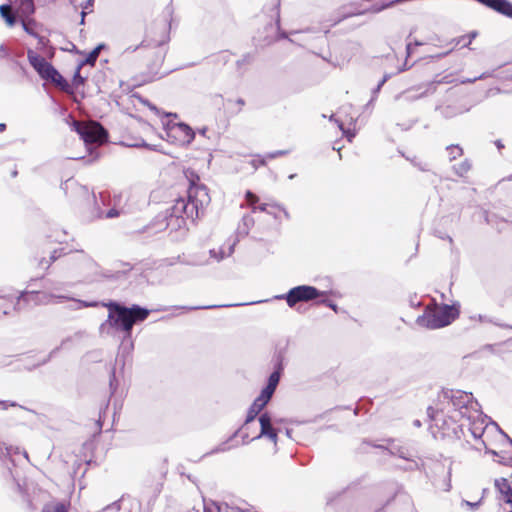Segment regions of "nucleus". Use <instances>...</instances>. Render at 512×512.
Here are the masks:
<instances>
[{"label":"nucleus","mask_w":512,"mask_h":512,"mask_svg":"<svg viewBox=\"0 0 512 512\" xmlns=\"http://www.w3.org/2000/svg\"><path fill=\"white\" fill-rule=\"evenodd\" d=\"M258 421L260 424V432H262V430H265L266 432H271L273 430H276L273 427V419H272V416L270 413L264 412V413L260 414L258 417Z\"/></svg>","instance_id":"4be33fe9"},{"label":"nucleus","mask_w":512,"mask_h":512,"mask_svg":"<svg viewBox=\"0 0 512 512\" xmlns=\"http://www.w3.org/2000/svg\"><path fill=\"white\" fill-rule=\"evenodd\" d=\"M94 5V0H86L84 4H81L83 10H87L88 12H92V7Z\"/></svg>","instance_id":"864d4df0"},{"label":"nucleus","mask_w":512,"mask_h":512,"mask_svg":"<svg viewBox=\"0 0 512 512\" xmlns=\"http://www.w3.org/2000/svg\"><path fill=\"white\" fill-rule=\"evenodd\" d=\"M14 51L10 49L7 45L1 44L0 45V59H7L12 56V53Z\"/></svg>","instance_id":"79ce46f5"},{"label":"nucleus","mask_w":512,"mask_h":512,"mask_svg":"<svg viewBox=\"0 0 512 512\" xmlns=\"http://www.w3.org/2000/svg\"><path fill=\"white\" fill-rule=\"evenodd\" d=\"M269 300H260V301H253L250 303H241V304H231V306H242V305H248V304H258L262 302H268ZM218 307H230V305H207V306H194V307H186L183 306V309L187 310H197V309H214Z\"/></svg>","instance_id":"393cba45"},{"label":"nucleus","mask_w":512,"mask_h":512,"mask_svg":"<svg viewBox=\"0 0 512 512\" xmlns=\"http://www.w3.org/2000/svg\"><path fill=\"white\" fill-rule=\"evenodd\" d=\"M270 398L260 393L258 397L253 401L250 405L246 419L243 423V427H249L256 417L260 414V412L265 408V406L270 402Z\"/></svg>","instance_id":"f8f14e48"},{"label":"nucleus","mask_w":512,"mask_h":512,"mask_svg":"<svg viewBox=\"0 0 512 512\" xmlns=\"http://www.w3.org/2000/svg\"><path fill=\"white\" fill-rule=\"evenodd\" d=\"M330 121H335L339 127V129L343 132V134L347 137L349 141L352 140V138L355 136L354 133H350L349 131L344 130V125L341 121H338L337 119H334V115H331Z\"/></svg>","instance_id":"37998d69"},{"label":"nucleus","mask_w":512,"mask_h":512,"mask_svg":"<svg viewBox=\"0 0 512 512\" xmlns=\"http://www.w3.org/2000/svg\"><path fill=\"white\" fill-rule=\"evenodd\" d=\"M44 294L45 293H40L38 291H23L18 296L17 303L15 304L14 308L16 309L21 301L26 303L33 302L35 305L48 304L49 300L43 296Z\"/></svg>","instance_id":"4468645a"},{"label":"nucleus","mask_w":512,"mask_h":512,"mask_svg":"<svg viewBox=\"0 0 512 512\" xmlns=\"http://www.w3.org/2000/svg\"><path fill=\"white\" fill-rule=\"evenodd\" d=\"M190 186L187 198L180 197L174 200L171 207L159 213L154 222L146 227V231L160 232L164 229L179 231L186 227L187 220L194 223L204 213L210 204L211 198L206 185L199 183V176L191 173Z\"/></svg>","instance_id":"f257e3e1"},{"label":"nucleus","mask_w":512,"mask_h":512,"mask_svg":"<svg viewBox=\"0 0 512 512\" xmlns=\"http://www.w3.org/2000/svg\"><path fill=\"white\" fill-rule=\"evenodd\" d=\"M268 208H277V209L283 211V213H284V215H285V217L287 219L290 217L288 211L285 208H283L280 205H278V204L264 203V204H261V205H259L257 207H254L253 208V212H256V211L267 212Z\"/></svg>","instance_id":"a878e982"},{"label":"nucleus","mask_w":512,"mask_h":512,"mask_svg":"<svg viewBox=\"0 0 512 512\" xmlns=\"http://www.w3.org/2000/svg\"><path fill=\"white\" fill-rule=\"evenodd\" d=\"M446 150L449 152L450 161L455 160L463 154V149L458 144L448 145Z\"/></svg>","instance_id":"c85d7f7f"},{"label":"nucleus","mask_w":512,"mask_h":512,"mask_svg":"<svg viewBox=\"0 0 512 512\" xmlns=\"http://www.w3.org/2000/svg\"><path fill=\"white\" fill-rule=\"evenodd\" d=\"M262 437H267L268 439H270L274 444L277 443V440H278V430H273L271 432H266L265 430H262V432H259L258 435L254 436L252 438V440H257V439H260Z\"/></svg>","instance_id":"2f4dec72"},{"label":"nucleus","mask_w":512,"mask_h":512,"mask_svg":"<svg viewBox=\"0 0 512 512\" xmlns=\"http://www.w3.org/2000/svg\"><path fill=\"white\" fill-rule=\"evenodd\" d=\"M264 30L267 34L262 39L263 45H270L279 39H288L290 42H293L292 39L288 38V33L281 30L279 14L277 15L276 23L269 22Z\"/></svg>","instance_id":"9b49d317"},{"label":"nucleus","mask_w":512,"mask_h":512,"mask_svg":"<svg viewBox=\"0 0 512 512\" xmlns=\"http://www.w3.org/2000/svg\"><path fill=\"white\" fill-rule=\"evenodd\" d=\"M105 44L104 43H100L98 44L93 50H91L87 55L86 57L81 60L79 62V66L80 67H83L84 65H91V66H94L98 57H99V54H100V51L102 49L105 48Z\"/></svg>","instance_id":"6ab92c4d"},{"label":"nucleus","mask_w":512,"mask_h":512,"mask_svg":"<svg viewBox=\"0 0 512 512\" xmlns=\"http://www.w3.org/2000/svg\"><path fill=\"white\" fill-rule=\"evenodd\" d=\"M387 442L390 444L389 446H385L382 444H376V443H372L368 440H364L362 442V445H370L374 448L381 449L383 451H387L392 456H397L404 460H410V457H412V454L407 447L397 444L394 439H387Z\"/></svg>","instance_id":"9d476101"},{"label":"nucleus","mask_w":512,"mask_h":512,"mask_svg":"<svg viewBox=\"0 0 512 512\" xmlns=\"http://www.w3.org/2000/svg\"><path fill=\"white\" fill-rule=\"evenodd\" d=\"M459 316V304H444L438 311L417 317L416 323L427 329H439L450 325Z\"/></svg>","instance_id":"39448f33"},{"label":"nucleus","mask_w":512,"mask_h":512,"mask_svg":"<svg viewBox=\"0 0 512 512\" xmlns=\"http://www.w3.org/2000/svg\"><path fill=\"white\" fill-rule=\"evenodd\" d=\"M228 442L225 441L223 443H221L220 445H218L217 447H215L214 449H212L211 451L205 453L203 455L204 456H207V455H212V454H216V453H221V452H226L230 449V447L227 446Z\"/></svg>","instance_id":"ea45409f"},{"label":"nucleus","mask_w":512,"mask_h":512,"mask_svg":"<svg viewBox=\"0 0 512 512\" xmlns=\"http://www.w3.org/2000/svg\"><path fill=\"white\" fill-rule=\"evenodd\" d=\"M22 26H23L24 31L27 32L29 35L37 37L39 39V43L44 45L45 41H47L44 37H39L28 24L23 22Z\"/></svg>","instance_id":"c03bdc74"},{"label":"nucleus","mask_w":512,"mask_h":512,"mask_svg":"<svg viewBox=\"0 0 512 512\" xmlns=\"http://www.w3.org/2000/svg\"><path fill=\"white\" fill-rule=\"evenodd\" d=\"M63 251V249H61ZM62 255V252L58 253L57 250H54L51 255L49 262L47 263V267H49L53 262H55L60 256Z\"/></svg>","instance_id":"8fccbe9b"},{"label":"nucleus","mask_w":512,"mask_h":512,"mask_svg":"<svg viewBox=\"0 0 512 512\" xmlns=\"http://www.w3.org/2000/svg\"><path fill=\"white\" fill-rule=\"evenodd\" d=\"M246 198H247L249 201H255V200H257L256 195H254L251 191H247V192H246Z\"/></svg>","instance_id":"0e129e2a"},{"label":"nucleus","mask_w":512,"mask_h":512,"mask_svg":"<svg viewBox=\"0 0 512 512\" xmlns=\"http://www.w3.org/2000/svg\"><path fill=\"white\" fill-rule=\"evenodd\" d=\"M241 438H242V444L245 445V444H248L249 442L253 441L252 438L250 439L249 438V432L248 430H243L241 433Z\"/></svg>","instance_id":"603ef678"},{"label":"nucleus","mask_w":512,"mask_h":512,"mask_svg":"<svg viewBox=\"0 0 512 512\" xmlns=\"http://www.w3.org/2000/svg\"><path fill=\"white\" fill-rule=\"evenodd\" d=\"M82 67L79 66V64L76 67V70L74 72L73 78H72V86L79 87L81 85H84L86 81V77L81 76L80 70Z\"/></svg>","instance_id":"473e14b6"},{"label":"nucleus","mask_w":512,"mask_h":512,"mask_svg":"<svg viewBox=\"0 0 512 512\" xmlns=\"http://www.w3.org/2000/svg\"><path fill=\"white\" fill-rule=\"evenodd\" d=\"M499 462L512 467V458L505 459L502 457Z\"/></svg>","instance_id":"69168bd1"},{"label":"nucleus","mask_w":512,"mask_h":512,"mask_svg":"<svg viewBox=\"0 0 512 512\" xmlns=\"http://www.w3.org/2000/svg\"><path fill=\"white\" fill-rule=\"evenodd\" d=\"M74 303L76 304V308H82V307H85V308H88V307H98V306H102V303L103 302H99V301H84V300H73Z\"/></svg>","instance_id":"e433bc0d"},{"label":"nucleus","mask_w":512,"mask_h":512,"mask_svg":"<svg viewBox=\"0 0 512 512\" xmlns=\"http://www.w3.org/2000/svg\"><path fill=\"white\" fill-rule=\"evenodd\" d=\"M0 16L5 21L8 27H13L17 23L16 15L11 11L10 4L0 5Z\"/></svg>","instance_id":"a211bd4d"},{"label":"nucleus","mask_w":512,"mask_h":512,"mask_svg":"<svg viewBox=\"0 0 512 512\" xmlns=\"http://www.w3.org/2000/svg\"><path fill=\"white\" fill-rule=\"evenodd\" d=\"M325 294L326 291H321L314 286L304 284L292 287L287 293L276 295L273 299L285 300L287 305L293 308L297 303L316 300Z\"/></svg>","instance_id":"6e6552de"},{"label":"nucleus","mask_w":512,"mask_h":512,"mask_svg":"<svg viewBox=\"0 0 512 512\" xmlns=\"http://www.w3.org/2000/svg\"><path fill=\"white\" fill-rule=\"evenodd\" d=\"M412 52H413L412 42H409V43L406 44V54H407V57H410Z\"/></svg>","instance_id":"e2e57ef3"},{"label":"nucleus","mask_w":512,"mask_h":512,"mask_svg":"<svg viewBox=\"0 0 512 512\" xmlns=\"http://www.w3.org/2000/svg\"><path fill=\"white\" fill-rule=\"evenodd\" d=\"M18 69L20 70V72H21V74H22V75H25V74H26V72H27V69H26V67H25V65H24L23 63H22V64H19Z\"/></svg>","instance_id":"774afa93"},{"label":"nucleus","mask_w":512,"mask_h":512,"mask_svg":"<svg viewBox=\"0 0 512 512\" xmlns=\"http://www.w3.org/2000/svg\"><path fill=\"white\" fill-rule=\"evenodd\" d=\"M408 161L411 162V164L418 168L420 171L427 172L430 171V164L426 161L419 160L417 157H406Z\"/></svg>","instance_id":"bb28decb"},{"label":"nucleus","mask_w":512,"mask_h":512,"mask_svg":"<svg viewBox=\"0 0 512 512\" xmlns=\"http://www.w3.org/2000/svg\"><path fill=\"white\" fill-rule=\"evenodd\" d=\"M238 242V239H235L231 244H229L227 251H225L223 248L216 249H210L209 255L211 258L215 259L216 261L220 262L226 257L231 256L234 253L235 246Z\"/></svg>","instance_id":"f3484780"},{"label":"nucleus","mask_w":512,"mask_h":512,"mask_svg":"<svg viewBox=\"0 0 512 512\" xmlns=\"http://www.w3.org/2000/svg\"><path fill=\"white\" fill-rule=\"evenodd\" d=\"M119 216V211L115 208L109 209L106 213V218L111 219Z\"/></svg>","instance_id":"6e6d98bb"},{"label":"nucleus","mask_w":512,"mask_h":512,"mask_svg":"<svg viewBox=\"0 0 512 512\" xmlns=\"http://www.w3.org/2000/svg\"><path fill=\"white\" fill-rule=\"evenodd\" d=\"M249 427H243V425L241 427H239L226 441L229 443V442H232L238 435H240V433L243 431V430H248Z\"/></svg>","instance_id":"3c124183"},{"label":"nucleus","mask_w":512,"mask_h":512,"mask_svg":"<svg viewBox=\"0 0 512 512\" xmlns=\"http://www.w3.org/2000/svg\"><path fill=\"white\" fill-rule=\"evenodd\" d=\"M255 223L254 218L251 215H244L238 224L237 230H236V239L244 238L248 235L251 227H253Z\"/></svg>","instance_id":"dca6fc26"},{"label":"nucleus","mask_w":512,"mask_h":512,"mask_svg":"<svg viewBox=\"0 0 512 512\" xmlns=\"http://www.w3.org/2000/svg\"><path fill=\"white\" fill-rule=\"evenodd\" d=\"M69 341H71V337H67L65 339H63L61 341V344L57 347H55L53 350L50 351V353L48 354V356L43 359L38 365H44L46 363H48L51 358L61 349L63 348Z\"/></svg>","instance_id":"c756f323"},{"label":"nucleus","mask_w":512,"mask_h":512,"mask_svg":"<svg viewBox=\"0 0 512 512\" xmlns=\"http://www.w3.org/2000/svg\"><path fill=\"white\" fill-rule=\"evenodd\" d=\"M45 298L49 300V303H63L66 300H69L70 298L66 295H58V294H44Z\"/></svg>","instance_id":"4c0bfd02"},{"label":"nucleus","mask_w":512,"mask_h":512,"mask_svg":"<svg viewBox=\"0 0 512 512\" xmlns=\"http://www.w3.org/2000/svg\"><path fill=\"white\" fill-rule=\"evenodd\" d=\"M427 413H428V416L431 418V419H435L436 417V413H438L437 410H435L433 407H428L427 409Z\"/></svg>","instance_id":"bf43d9fd"},{"label":"nucleus","mask_w":512,"mask_h":512,"mask_svg":"<svg viewBox=\"0 0 512 512\" xmlns=\"http://www.w3.org/2000/svg\"><path fill=\"white\" fill-rule=\"evenodd\" d=\"M400 1L401 0H395V1H391L388 3H382V4L375 3L370 7L369 10L373 13H379V12L383 11L384 9H387V8L391 7L392 5H394L395 3H398Z\"/></svg>","instance_id":"f704fd0d"},{"label":"nucleus","mask_w":512,"mask_h":512,"mask_svg":"<svg viewBox=\"0 0 512 512\" xmlns=\"http://www.w3.org/2000/svg\"><path fill=\"white\" fill-rule=\"evenodd\" d=\"M359 484H360V479L352 481L351 483H349L346 487H344L341 491H339L335 495H333V496L329 495L327 497V502L328 503L332 502L337 496H340L349 490L355 489Z\"/></svg>","instance_id":"7c9ffc66"},{"label":"nucleus","mask_w":512,"mask_h":512,"mask_svg":"<svg viewBox=\"0 0 512 512\" xmlns=\"http://www.w3.org/2000/svg\"><path fill=\"white\" fill-rule=\"evenodd\" d=\"M23 56V53L22 52H13L12 53V56L10 58H8V60H10L17 68L19 67V64H22L18 58L22 57Z\"/></svg>","instance_id":"de8ad7c7"},{"label":"nucleus","mask_w":512,"mask_h":512,"mask_svg":"<svg viewBox=\"0 0 512 512\" xmlns=\"http://www.w3.org/2000/svg\"><path fill=\"white\" fill-rule=\"evenodd\" d=\"M326 295H327V293L323 296H320L318 299H316V303L325 305L337 313L338 312L337 304L335 302H333L332 300L328 299L326 297Z\"/></svg>","instance_id":"72a5a7b5"},{"label":"nucleus","mask_w":512,"mask_h":512,"mask_svg":"<svg viewBox=\"0 0 512 512\" xmlns=\"http://www.w3.org/2000/svg\"><path fill=\"white\" fill-rule=\"evenodd\" d=\"M391 78V74H384L383 78L379 81L378 86L382 88V86Z\"/></svg>","instance_id":"13d9d810"},{"label":"nucleus","mask_w":512,"mask_h":512,"mask_svg":"<svg viewBox=\"0 0 512 512\" xmlns=\"http://www.w3.org/2000/svg\"><path fill=\"white\" fill-rule=\"evenodd\" d=\"M215 506H216L218 512H234V511L246 512L247 511L244 508L236 507V506H233L228 503H219V504H215Z\"/></svg>","instance_id":"cd10ccee"},{"label":"nucleus","mask_w":512,"mask_h":512,"mask_svg":"<svg viewBox=\"0 0 512 512\" xmlns=\"http://www.w3.org/2000/svg\"><path fill=\"white\" fill-rule=\"evenodd\" d=\"M27 57L30 65L38 73L41 79L56 85L67 93L72 92V86L67 79L64 78L43 56L35 53L33 50H28Z\"/></svg>","instance_id":"20e7f679"},{"label":"nucleus","mask_w":512,"mask_h":512,"mask_svg":"<svg viewBox=\"0 0 512 512\" xmlns=\"http://www.w3.org/2000/svg\"><path fill=\"white\" fill-rule=\"evenodd\" d=\"M442 398L451 404L454 408L455 415L450 417L456 419L468 417L469 410L478 411L480 404L474 399L473 394L462 390L446 389L442 391Z\"/></svg>","instance_id":"423d86ee"},{"label":"nucleus","mask_w":512,"mask_h":512,"mask_svg":"<svg viewBox=\"0 0 512 512\" xmlns=\"http://www.w3.org/2000/svg\"><path fill=\"white\" fill-rule=\"evenodd\" d=\"M285 354H286V346L282 348H277L273 358V369L284 371L285 368Z\"/></svg>","instance_id":"412c9836"},{"label":"nucleus","mask_w":512,"mask_h":512,"mask_svg":"<svg viewBox=\"0 0 512 512\" xmlns=\"http://www.w3.org/2000/svg\"><path fill=\"white\" fill-rule=\"evenodd\" d=\"M0 405H1L2 409H4V410L8 409V407H20V408L25 409V410H27L29 412L35 413L33 410L28 409V408H26L24 406H21L17 402H14V401L2 400V401H0Z\"/></svg>","instance_id":"a19ab883"},{"label":"nucleus","mask_w":512,"mask_h":512,"mask_svg":"<svg viewBox=\"0 0 512 512\" xmlns=\"http://www.w3.org/2000/svg\"><path fill=\"white\" fill-rule=\"evenodd\" d=\"M495 487L503 495L505 503L512 505V487L506 478L495 480Z\"/></svg>","instance_id":"2eb2a0df"},{"label":"nucleus","mask_w":512,"mask_h":512,"mask_svg":"<svg viewBox=\"0 0 512 512\" xmlns=\"http://www.w3.org/2000/svg\"><path fill=\"white\" fill-rule=\"evenodd\" d=\"M266 156L265 157H262V156H258V159H253L252 160V165L257 168L258 166H265L266 165Z\"/></svg>","instance_id":"09e8293b"},{"label":"nucleus","mask_w":512,"mask_h":512,"mask_svg":"<svg viewBox=\"0 0 512 512\" xmlns=\"http://www.w3.org/2000/svg\"><path fill=\"white\" fill-rule=\"evenodd\" d=\"M73 126L80 139L85 143L90 155L93 154L92 144H103L108 141V131L99 122H92L85 127H80L77 123H74Z\"/></svg>","instance_id":"1a4fd4ad"},{"label":"nucleus","mask_w":512,"mask_h":512,"mask_svg":"<svg viewBox=\"0 0 512 512\" xmlns=\"http://www.w3.org/2000/svg\"><path fill=\"white\" fill-rule=\"evenodd\" d=\"M414 467H415V469H416V470H418V471H421V472H424V471H425V466H424V463H423V462H421V463H419V462H417V461H416V462H414Z\"/></svg>","instance_id":"680f3d73"},{"label":"nucleus","mask_w":512,"mask_h":512,"mask_svg":"<svg viewBox=\"0 0 512 512\" xmlns=\"http://www.w3.org/2000/svg\"><path fill=\"white\" fill-rule=\"evenodd\" d=\"M19 3V10L25 16H30L35 12L33 0H16Z\"/></svg>","instance_id":"b1692460"},{"label":"nucleus","mask_w":512,"mask_h":512,"mask_svg":"<svg viewBox=\"0 0 512 512\" xmlns=\"http://www.w3.org/2000/svg\"><path fill=\"white\" fill-rule=\"evenodd\" d=\"M173 14V7L171 5L166 6L163 11V19L161 20L162 30L165 33L164 36L159 40L147 41L143 40L140 45L132 48H126V52H134L138 48L148 47L153 45L156 51L154 52L155 59L148 65V70L151 79L161 78L165 76L169 71L161 72L160 68L165 59L166 50L164 45L169 41V30L171 29V18Z\"/></svg>","instance_id":"7ed1b4c3"},{"label":"nucleus","mask_w":512,"mask_h":512,"mask_svg":"<svg viewBox=\"0 0 512 512\" xmlns=\"http://www.w3.org/2000/svg\"><path fill=\"white\" fill-rule=\"evenodd\" d=\"M462 504L463 505H466L468 507H470L471 510H475L478 508L479 504H480V501H477V502H470V501H467V500H463L462 501Z\"/></svg>","instance_id":"5fc2aeb1"},{"label":"nucleus","mask_w":512,"mask_h":512,"mask_svg":"<svg viewBox=\"0 0 512 512\" xmlns=\"http://www.w3.org/2000/svg\"><path fill=\"white\" fill-rule=\"evenodd\" d=\"M476 36H477L476 31H472L469 34L460 36L457 38V44L462 43V40H467V42L463 43V47H468L472 43V41L475 39Z\"/></svg>","instance_id":"58836bf2"},{"label":"nucleus","mask_w":512,"mask_h":512,"mask_svg":"<svg viewBox=\"0 0 512 512\" xmlns=\"http://www.w3.org/2000/svg\"><path fill=\"white\" fill-rule=\"evenodd\" d=\"M471 168H472L471 161L469 159H465L461 163L454 165L453 171L459 177H463L465 174H467L471 170Z\"/></svg>","instance_id":"5701e85b"},{"label":"nucleus","mask_w":512,"mask_h":512,"mask_svg":"<svg viewBox=\"0 0 512 512\" xmlns=\"http://www.w3.org/2000/svg\"><path fill=\"white\" fill-rule=\"evenodd\" d=\"M410 67L407 65V61L398 69V73L408 70Z\"/></svg>","instance_id":"338daca9"},{"label":"nucleus","mask_w":512,"mask_h":512,"mask_svg":"<svg viewBox=\"0 0 512 512\" xmlns=\"http://www.w3.org/2000/svg\"><path fill=\"white\" fill-rule=\"evenodd\" d=\"M117 388H118V380H117L116 374H115V367H113L111 369L110 377H109V389H110L111 395H113L116 392Z\"/></svg>","instance_id":"c9c22d12"},{"label":"nucleus","mask_w":512,"mask_h":512,"mask_svg":"<svg viewBox=\"0 0 512 512\" xmlns=\"http://www.w3.org/2000/svg\"><path fill=\"white\" fill-rule=\"evenodd\" d=\"M102 306L108 309V318L100 325V331H103L106 325H109L115 330L122 332V345L129 342V349L132 350L133 326L145 321L150 314V310L138 304H132L128 307L116 300H109L107 303H102Z\"/></svg>","instance_id":"f03ea898"},{"label":"nucleus","mask_w":512,"mask_h":512,"mask_svg":"<svg viewBox=\"0 0 512 512\" xmlns=\"http://www.w3.org/2000/svg\"><path fill=\"white\" fill-rule=\"evenodd\" d=\"M42 512H68L67 511V507L65 504L63 503H57L53 508L52 510H48V509H43Z\"/></svg>","instance_id":"49530a36"},{"label":"nucleus","mask_w":512,"mask_h":512,"mask_svg":"<svg viewBox=\"0 0 512 512\" xmlns=\"http://www.w3.org/2000/svg\"><path fill=\"white\" fill-rule=\"evenodd\" d=\"M284 371L273 369L272 373L267 379L266 385L261 389L260 393L264 394L268 398H272L275 393L277 386L281 380Z\"/></svg>","instance_id":"ddd939ff"},{"label":"nucleus","mask_w":512,"mask_h":512,"mask_svg":"<svg viewBox=\"0 0 512 512\" xmlns=\"http://www.w3.org/2000/svg\"><path fill=\"white\" fill-rule=\"evenodd\" d=\"M471 320H478L481 323H491L503 329H512V325L501 322L498 318L488 315L477 314L470 317Z\"/></svg>","instance_id":"aec40b11"},{"label":"nucleus","mask_w":512,"mask_h":512,"mask_svg":"<svg viewBox=\"0 0 512 512\" xmlns=\"http://www.w3.org/2000/svg\"><path fill=\"white\" fill-rule=\"evenodd\" d=\"M166 121H163V127L167 139L179 146H188L195 138L194 130L185 122H174L170 117L177 118V114L166 113Z\"/></svg>","instance_id":"0eeeda50"},{"label":"nucleus","mask_w":512,"mask_h":512,"mask_svg":"<svg viewBox=\"0 0 512 512\" xmlns=\"http://www.w3.org/2000/svg\"><path fill=\"white\" fill-rule=\"evenodd\" d=\"M249 61H250V55L246 54V55L243 56V58L241 60L237 61V65L241 66L242 64L248 63Z\"/></svg>","instance_id":"052dcab7"},{"label":"nucleus","mask_w":512,"mask_h":512,"mask_svg":"<svg viewBox=\"0 0 512 512\" xmlns=\"http://www.w3.org/2000/svg\"><path fill=\"white\" fill-rule=\"evenodd\" d=\"M407 461L409 462V465L404 467V470H406V471H414V470H416L415 467H414V462H416V461L413 460L412 457H410V460H407Z\"/></svg>","instance_id":"4d7b16f0"},{"label":"nucleus","mask_w":512,"mask_h":512,"mask_svg":"<svg viewBox=\"0 0 512 512\" xmlns=\"http://www.w3.org/2000/svg\"><path fill=\"white\" fill-rule=\"evenodd\" d=\"M289 153V150H276L273 152H269L266 157L269 159H275L277 157L285 156Z\"/></svg>","instance_id":"a18cd8bd"}]
</instances>
